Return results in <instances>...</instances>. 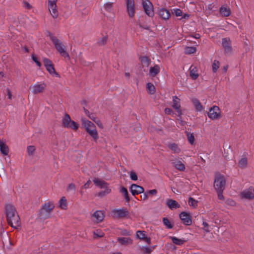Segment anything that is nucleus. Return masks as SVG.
<instances>
[{
  "instance_id": "nucleus-58",
  "label": "nucleus",
  "mask_w": 254,
  "mask_h": 254,
  "mask_svg": "<svg viewBox=\"0 0 254 254\" xmlns=\"http://www.w3.org/2000/svg\"><path fill=\"white\" fill-rule=\"evenodd\" d=\"M68 190H75V185L73 184H70L69 185L67 188Z\"/></svg>"
},
{
  "instance_id": "nucleus-47",
  "label": "nucleus",
  "mask_w": 254,
  "mask_h": 254,
  "mask_svg": "<svg viewBox=\"0 0 254 254\" xmlns=\"http://www.w3.org/2000/svg\"><path fill=\"white\" fill-rule=\"evenodd\" d=\"M163 222L164 225H165L168 228H171L172 227L169 220L166 218H164L163 219Z\"/></svg>"
},
{
  "instance_id": "nucleus-26",
  "label": "nucleus",
  "mask_w": 254,
  "mask_h": 254,
  "mask_svg": "<svg viewBox=\"0 0 254 254\" xmlns=\"http://www.w3.org/2000/svg\"><path fill=\"white\" fill-rule=\"evenodd\" d=\"M222 44L225 51L227 53L231 52V48L230 46V39L228 38H223L222 41Z\"/></svg>"
},
{
  "instance_id": "nucleus-18",
  "label": "nucleus",
  "mask_w": 254,
  "mask_h": 254,
  "mask_svg": "<svg viewBox=\"0 0 254 254\" xmlns=\"http://www.w3.org/2000/svg\"><path fill=\"white\" fill-rule=\"evenodd\" d=\"M46 88V85L43 84H36L30 86V89L34 94H39L44 91Z\"/></svg>"
},
{
  "instance_id": "nucleus-37",
  "label": "nucleus",
  "mask_w": 254,
  "mask_h": 254,
  "mask_svg": "<svg viewBox=\"0 0 254 254\" xmlns=\"http://www.w3.org/2000/svg\"><path fill=\"white\" fill-rule=\"evenodd\" d=\"M169 147L175 153H179L181 151L178 145L175 143L170 144Z\"/></svg>"
},
{
  "instance_id": "nucleus-41",
  "label": "nucleus",
  "mask_w": 254,
  "mask_h": 254,
  "mask_svg": "<svg viewBox=\"0 0 254 254\" xmlns=\"http://www.w3.org/2000/svg\"><path fill=\"white\" fill-rule=\"evenodd\" d=\"M36 150V148L34 146H28L27 148V151L29 155L32 156Z\"/></svg>"
},
{
  "instance_id": "nucleus-33",
  "label": "nucleus",
  "mask_w": 254,
  "mask_h": 254,
  "mask_svg": "<svg viewBox=\"0 0 254 254\" xmlns=\"http://www.w3.org/2000/svg\"><path fill=\"white\" fill-rule=\"evenodd\" d=\"M120 192L123 195L124 197L126 199V201L127 202H129L130 198L127 189L124 187H121L120 189Z\"/></svg>"
},
{
  "instance_id": "nucleus-35",
  "label": "nucleus",
  "mask_w": 254,
  "mask_h": 254,
  "mask_svg": "<svg viewBox=\"0 0 254 254\" xmlns=\"http://www.w3.org/2000/svg\"><path fill=\"white\" fill-rule=\"evenodd\" d=\"M188 204L192 208H196L198 205V201L190 197L188 200Z\"/></svg>"
},
{
  "instance_id": "nucleus-28",
  "label": "nucleus",
  "mask_w": 254,
  "mask_h": 254,
  "mask_svg": "<svg viewBox=\"0 0 254 254\" xmlns=\"http://www.w3.org/2000/svg\"><path fill=\"white\" fill-rule=\"evenodd\" d=\"M190 76L193 79H196L199 76L197 68L191 65L190 68Z\"/></svg>"
},
{
  "instance_id": "nucleus-7",
  "label": "nucleus",
  "mask_w": 254,
  "mask_h": 254,
  "mask_svg": "<svg viewBox=\"0 0 254 254\" xmlns=\"http://www.w3.org/2000/svg\"><path fill=\"white\" fill-rule=\"evenodd\" d=\"M208 117L212 120L219 119L221 118V112L219 107L213 106L210 108L207 113Z\"/></svg>"
},
{
  "instance_id": "nucleus-2",
  "label": "nucleus",
  "mask_w": 254,
  "mask_h": 254,
  "mask_svg": "<svg viewBox=\"0 0 254 254\" xmlns=\"http://www.w3.org/2000/svg\"><path fill=\"white\" fill-rule=\"evenodd\" d=\"M81 123L86 132L96 141L99 138L98 131L96 126L91 121L85 118L81 119Z\"/></svg>"
},
{
  "instance_id": "nucleus-11",
  "label": "nucleus",
  "mask_w": 254,
  "mask_h": 254,
  "mask_svg": "<svg viewBox=\"0 0 254 254\" xmlns=\"http://www.w3.org/2000/svg\"><path fill=\"white\" fill-rule=\"evenodd\" d=\"M43 63L47 70L50 74L53 76L59 77V74L56 72L54 65L50 60L47 58H44Z\"/></svg>"
},
{
  "instance_id": "nucleus-13",
  "label": "nucleus",
  "mask_w": 254,
  "mask_h": 254,
  "mask_svg": "<svg viewBox=\"0 0 254 254\" xmlns=\"http://www.w3.org/2000/svg\"><path fill=\"white\" fill-rule=\"evenodd\" d=\"M104 9L106 10L105 15L111 21L113 20L115 17V14L113 10V3L111 2H107L104 5Z\"/></svg>"
},
{
  "instance_id": "nucleus-62",
  "label": "nucleus",
  "mask_w": 254,
  "mask_h": 254,
  "mask_svg": "<svg viewBox=\"0 0 254 254\" xmlns=\"http://www.w3.org/2000/svg\"><path fill=\"white\" fill-rule=\"evenodd\" d=\"M190 36L191 37H193L195 39H199L200 37V36L199 34H196L195 35H191Z\"/></svg>"
},
{
  "instance_id": "nucleus-22",
  "label": "nucleus",
  "mask_w": 254,
  "mask_h": 254,
  "mask_svg": "<svg viewBox=\"0 0 254 254\" xmlns=\"http://www.w3.org/2000/svg\"><path fill=\"white\" fill-rule=\"evenodd\" d=\"M157 13L162 19L167 20H168L171 16L170 11L167 9L161 8L158 10Z\"/></svg>"
},
{
  "instance_id": "nucleus-21",
  "label": "nucleus",
  "mask_w": 254,
  "mask_h": 254,
  "mask_svg": "<svg viewBox=\"0 0 254 254\" xmlns=\"http://www.w3.org/2000/svg\"><path fill=\"white\" fill-rule=\"evenodd\" d=\"M130 191L133 195L143 193L144 190L141 186L132 184L130 187Z\"/></svg>"
},
{
  "instance_id": "nucleus-16",
  "label": "nucleus",
  "mask_w": 254,
  "mask_h": 254,
  "mask_svg": "<svg viewBox=\"0 0 254 254\" xmlns=\"http://www.w3.org/2000/svg\"><path fill=\"white\" fill-rule=\"evenodd\" d=\"M241 197L246 199H252L254 198V189L250 187L245 190L241 193Z\"/></svg>"
},
{
  "instance_id": "nucleus-4",
  "label": "nucleus",
  "mask_w": 254,
  "mask_h": 254,
  "mask_svg": "<svg viewBox=\"0 0 254 254\" xmlns=\"http://www.w3.org/2000/svg\"><path fill=\"white\" fill-rule=\"evenodd\" d=\"M93 182L96 186L101 189H105L104 190L98 193V196L102 197L111 192V189L108 187V184L105 181L98 178H95L93 179Z\"/></svg>"
},
{
  "instance_id": "nucleus-6",
  "label": "nucleus",
  "mask_w": 254,
  "mask_h": 254,
  "mask_svg": "<svg viewBox=\"0 0 254 254\" xmlns=\"http://www.w3.org/2000/svg\"><path fill=\"white\" fill-rule=\"evenodd\" d=\"M62 125L64 127L74 130L78 129L79 124L71 120L69 115L65 114L62 119Z\"/></svg>"
},
{
  "instance_id": "nucleus-43",
  "label": "nucleus",
  "mask_w": 254,
  "mask_h": 254,
  "mask_svg": "<svg viewBox=\"0 0 254 254\" xmlns=\"http://www.w3.org/2000/svg\"><path fill=\"white\" fill-rule=\"evenodd\" d=\"M220 66V63L219 61L214 60L213 63L212 64V70L213 71L215 72L217 71V69L219 68Z\"/></svg>"
},
{
  "instance_id": "nucleus-64",
  "label": "nucleus",
  "mask_w": 254,
  "mask_h": 254,
  "mask_svg": "<svg viewBox=\"0 0 254 254\" xmlns=\"http://www.w3.org/2000/svg\"><path fill=\"white\" fill-rule=\"evenodd\" d=\"M178 122L180 125H181L182 126H184V125L185 124V123L184 122H183V121H181L180 120H179V119H178Z\"/></svg>"
},
{
  "instance_id": "nucleus-23",
  "label": "nucleus",
  "mask_w": 254,
  "mask_h": 254,
  "mask_svg": "<svg viewBox=\"0 0 254 254\" xmlns=\"http://www.w3.org/2000/svg\"><path fill=\"white\" fill-rule=\"evenodd\" d=\"M135 236L137 239L144 240L145 242L148 244L151 243L150 238L146 236V232L144 231H137Z\"/></svg>"
},
{
  "instance_id": "nucleus-51",
  "label": "nucleus",
  "mask_w": 254,
  "mask_h": 254,
  "mask_svg": "<svg viewBox=\"0 0 254 254\" xmlns=\"http://www.w3.org/2000/svg\"><path fill=\"white\" fill-rule=\"evenodd\" d=\"M107 40V37L106 36L103 37L98 41V43L100 45H104Z\"/></svg>"
},
{
  "instance_id": "nucleus-9",
  "label": "nucleus",
  "mask_w": 254,
  "mask_h": 254,
  "mask_svg": "<svg viewBox=\"0 0 254 254\" xmlns=\"http://www.w3.org/2000/svg\"><path fill=\"white\" fill-rule=\"evenodd\" d=\"M52 41L55 46L56 49L58 51L60 54L65 58H69L68 53L66 52L64 47L62 43L57 38H53Z\"/></svg>"
},
{
  "instance_id": "nucleus-15",
  "label": "nucleus",
  "mask_w": 254,
  "mask_h": 254,
  "mask_svg": "<svg viewBox=\"0 0 254 254\" xmlns=\"http://www.w3.org/2000/svg\"><path fill=\"white\" fill-rule=\"evenodd\" d=\"M180 218L183 223L185 225L190 226L192 223L190 214L189 212H181L180 214Z\"/></svg>"
},
{
  "instance_id": "nucleus-61",
  "label": "nucleus",
  "mask_w": 254,
  "mask_h": 254,
  "mask_svg": "<svg viewBox=\"0 0 254 254\" xmlns=\"http://www.w3.org/2000/svg\"><path fill=\"white\" fill-rule=\"evenodd\" d=\"M6 93L8 99H11L12 98V94L9 89H6Z\"/></svg>"
},
{
  "instance_id": "nucleus-36",
  "label": "nucleus",
  "mask_w": 254,
  "mask_h": 254,
  "mask_svg": "<svg viewBox=\"0 0 254 254\" xmlns=\"http://www.w3.org/2000/svg\"><path fill=\"white\" fill-rule=\"evenodd\" d=\"M147 91L149 94H153L155 92V87L153 84L151 83H148L146 84Z\"/></svg>"
},
{
  "instance_id": "nucleus-34",
  "label": "nucleus",
  "mask_w": 254,
  "mask_h": 254,
  "mask_svg": "<svg viewBox=\"0 0 254 254\" xmlns=\"http://www.w3.org/2000/svg\"><path fill=\"white\" fill-rule=\"evenodd\" d=\"M248 164L247 159L246 157H242L238 161V166L241 168H245Z\"/></svg>"
},
{
  "instance_id": "nucleus-49",
  "label": "nucleus",
  "mask_w": 254,
  "mask_h": 254,
  "mask_svg": "<svg viewBox=\"0 0 254 254\" xmlns=\"http://www.w3.org/2000/svg\"><path fill=\"white\" fill-rule=\"evenodd\" d=\"M94 235L96 237H101L104 235L103 232L99 230H97L93 232Z\"/></svg>"
},
{
  "instance_id": "nucleus-44",
  "label": "nucleus",
  "mask_w": 254,
  "mask_h": 254,
  "mask_svg": "<svg viewBox=\"0 0 254 254\" xmlns=\"http://www.w3.org/2000/svg\"><path fill=\"white\" fill-rule=\"evenodd\" d=\"M84 112L85 115L89 119H90L92 120L95 119V117H96V116L94 114L90 113V112L88 110H87V109H86L85 108H84Z\"/></svg>"
},
{
  "instance_id": "nucleus-39",
  "label": "nucleus",
  "mask_w": 254,
  "mask_h": 254,
  "mask_svg": "<svg viewBox=\"0 0 254 254\" xmlns=\"http://www.w3.org/2000/svg\"><path fill=\"white\" fill-rule=\"evenodd\" d=\"M196 51V49L194 47H187L185 49V53L186 54H194Z\"/></svg>"
},
{
  "instance_id": "nucleus-56",
  "label": "nucleus",
  "mask_w": 254,
  "mask_h": 254,
  "mask_svg": "<svg viewBox=\"0 0 254 254\" xmlns=\"http://www.w3.org/2000/svg\"><path fill=\"white\" fill-rule=\"evenodd\" d=\"M121 234L124 236H130L131 235V232L128 231L126 230H123L121 232Z\"/></svg>"
},
{
  "instance_id": "nucleus-45",
  "label": "nucleus",
  "mask_w": 254,
  "mask_h": 254,
  "mask_svg": "<svg viewBox=\"0 0 254 254\" xmlns=\"http://www.w3.org/2000/svg\"><path fill=\"white\" fill-rule=\"evenodd\" d=\"M155 246L148 247H143L142 249L146 254H149L154 249Z\"/></svg>"
},
{
  "instance_id": "nucleus-31",
  "label": "nucleus",
  "mask_w": 254,
  "mask_h": 254,
  "mask_svg": "<svg viewBox=\"0 0 254 254\" xmlns=\"http://www.w3.org/2000/svg\"><path fill=\"white\" fill-rule=\"evenodd\" d=\"M220 12L223 16H228L231 14V10L229 7L223 6L220 9Z\"/></svg>"
},
{
  "instance_id": "nucleus-12",
  "label": "nucleus",
  "mask_w": 254,
  "mask_h": 254,
  "mask_svg": "<svg viewBox=\"0 0 254 254\" xmlns=\"http://www.w3.org/2000/svg\"><path fill=\"white\" fill-rule=\"evenodd\" d=\"M57 1V0H49L48 1L49 10L54 18H57L59 15L56 5Z\"/></svg>"
},
{
  "instance_id": "nucleus-63",
  "label": "nucleus",
  "mask_w": 254,
  "mask_h": 254,
  "mask_svg": "<svg viewBox=\"0 0 254 254\" xmlns=\"http://www.w3.org/2000/svg\"><path fill=\"white\" fill-rule=\"evenodd\" d=\"M189 17V15L188 14H184V15H182V18L183 19H188V18Z\"/></svg>"
},
{
  "instance_id": "nucleus-59",
  "label": "nucleus",
  "mask_w": 254,
  "mask_h": 254,
  "mask_svg": "<svg viewBox=\"0 0 254 254\" xmlns=\"http://www.w3.org/2000/svg\"><path fill=\"white\" fill-rule=\"evenodd\" d=\"M23 6L27 9H30L31 8L30 4L26 1L23 2Z\"/></svg>"
},
{
  "instance_id": "nucleus-60",
  "label": "nucleus",
  "mask_w": 254,
  "mask_h": 254,
  "mask_svg": "<svg viewBox=\"0 0 254 254\" xmlns=\"http://www.w3.org/2000/svg\"><path fill=\"white\" fill-rule=\"evenodd\" d=\"M222 191H217V193H218V198L220 199H224V196L222 194Z\"/></svg>"
},
{
  "instance_id": "nucleus-29",
  "label": "nucleus",
  "mask_w": 254,
  "mask_h": 254,
  "mask_svg": "<svg viewBox=\"0 0 254 254\" xmlns=\"http://www.w3.org/2000/svg\"><path fill=\"white\" fill-rule=\"evenodd\" d=\"M167 204L171 209L178 208L180 207V205L176 200L172 199L168 200Z\"/></svg>"
},
{
  "instance_id": "nucleus-55",
  "label": "nucleus",
  "mask_w": 254,
  "mask_h": 254,
  "mask_svg": "<svg viewBox=\"0 0 254 254\" xmlns=\"http://www.w3.org/2000/svg\"><path fill=\"white\" fill-rule=\"evenodd\" d=\"M91 182L90 180H88L86 183H85L84 186L82 187V189H88L90 188Z\"/></svg>"
},
{
  "instance_id": "nucleus-17",
  "label": "nucleus",
  "mask_w": 254,
  "mask_h": 254,
  "mask_svg": "<svg viewBox=\"0 0 254 254\" xmlns=\"http://www.w3.org/2000/svg\"><path fill=\"white\" fill-rule=\"evenodd\" d=\"M172 164L173 166L178 170L184 171L186 169V166L183 161L177 158L172 161Z\"/></svg>"
},
{
  "instance_id": "nucleus-48",
  "label": "nucleus",
  "mask_w": 254,
  "mask_h": 254,
  "mask_svg": "<svg viewBox=\"0 0 254 254\" xmlns=\"http://www.w3.org/2000/svg\"><path fill=\"white\" fill-rule=\"evenodd\" d=\"M130 178L133 181H136L137 180V176L136 174L133 171H131L129 173Z\"/></svg>"
},
{
  "instance_id": "nucleus-38",
  "label": "nucleus",
  "mask_w": 254,
  "mask_h": 254,
  "mask_svg": "<svg viewBox=\"0 0 254 254\" xmlns=\"http://www.w3.org/2000/svg\"><path fill=\"white\" fill-rule=\"evenodd\" d=\"M170 239H171L174 244L178 245H183L185 242V240L178 239L175 237H171Z\"/></svg>"
},
{
  "instance_id": "nucleus-20",
  "label": "nucleus",
  "mask_w": 254,
  "mask_h": 254,
  "mask_svg": "<svg viewBox=\"0 0 254 254\" xmlns=\"http://www.w3.org/2000/svg\"><path fill=\"white\" fill-rule=\"evenodd\" d=\"M117 240L122 246H127L133 244V240L129 237H119Z\"/></svg>"
},
{
  "instance_id": "nucleus-50",
  "label": "nucleus",
  "mask_w": 254,
  "mask_h": 254,
  "mask_svg": "<svg viewBox=\"0 0 254 254\" xmlns=\"http://www.w3.org/2000/svg\"><path fill=\"white\" fill-rule=\"evenodd\" d=\"M202 225L203 226L204 231L207 233L210 231V226L206 222H203Z\"/></svg>"
},
{
  "instance_id": "nucleus-10",
  "label": "nucleus",
  "mask_w": 254,
  "mask_h": 254,
  "mask_svg": "<svg viewBox=\"0 0 254 254\" xmlns=\"http://www.w3.org/2000/svg\"><path fill=\"white\" fill-rule=\"evenodd\" d=\"M126 10L128 15L133 18L135 15V5L134 0H125Z\"/></svg>"
},
{
  "instance_id": "nucleus-46",
  "label": "nucleus",
  "mask_w": 254,
  "mask_h": 254,
  "mask_svg": "<svg viewBox=\"0 0 254 254\" xmlns=\"http://www.w3.org/2000/svg\"><path fill=\"white\" fill-rule=\"evenodd\" d=\"M92 121L98 126L100 128L103 129L104 128L103 124L100 120L96 118V117H95V119L93 120Z\"/></svg>"
},
{
  "instance_id": "nucleus-24",
  "label": "nucleus",
  "mask_w": 254,
  "mask_h": 254,
  "mask_svg": "<svg viewBox=\"0 0 254 254\" xmlns=\"http://www.w3.org/2000/svg\"><path fill=\"white\" fill-rule=\"evenodd\" d=\"M92 217L94 221L97 223H99L102 222L104 219L105 214L102 211L97 210L93 213Z\"/></svg>"
},
{
  "instance_id": "nucleus-30",
  "label": "nucleus",
  "mask_w": 254,
  "mask_h": 254,
  "mask_svg": "<svg viewBox=\"0 0 254 254\" xmlns=\"http://www.w3.org/2000/svg\"><path fill=\"white\" fill-rule=\"evenodd\" d=\"M192 102L196 111L201 112L204 110L203 107L198 100L194 99L192 100Z\"/></svg>"
},
{
  "instance_id": "nucleus-27",
  "label": "nucleus",
  "mask_w": 254,
  "mask_h": 254,
  "mask_svg": "<svg viewBox=\"0 0 254 254\" xmlns=\"http://www.w3.org/2000/svg\"><path fill=\"white\" fill-rule=\"evenodd\" d=\"M0 150L1 153L4 155H7L8 154L9 149L5 143L2 140H0Z\"/></svg>"
},
{
  "instance_id": "nucleus-3",
  "label": "nucleus",
  "mask_w": 254,
  "mask_h": 254,
  "mask_svg": "<svg viewBox=\"0 0 254 254\" xmlns=\"http://www.w3.org/2000/svg\"><path fill=\"white\" fill-rule=\"evenodd\" d=\"M55 207L53 202L48 201L43 204L39 211V217L41 219H48L51 217V214Z\"/></svg>"
},
{
  "instance_id": "nucleus-14",
  "label": "nucleus",
  "mask_w": 254,
  "mask_h": 254,
  "mask_svg": "<svg viewBox=\"0 0 254 254\" xmlns=\"http://www.w3.org/2000/svg\"><path fill=\"white\" fill-rule=\"evenodd\" d=\"M115 217L122 218L128 216L129 212L126 208L115 209L112 211Z\"/></svg>"
},
{
  "instance_id": "nucleus-32",
  "label": "nucleus",
  "mask_w": 254,
  "mask_h": 254,
  "mask_svg": "<svg viewBox=\"0 0 254 254\" xmlns=\"http://www.w3.org/2000/svg\"><path fill=\"white\" fill-rule=\"evenodd\" d=\"M59 207L64 210H65L67 208V200L65 197H62L59 201Z\"/></svg>"
},
{
  "instance_id": "nucleus-40",
  "label": "nucleus",
  "mask_w": 254,
  "mask_h": 254,
  "mask_svg": "<svg viewBox=\"0 0 254 254\" xmlns=\"http://www.w3.org/2000/svg\"><path fill=\"white\" fill-rule=\"evenodd\" d=\"M187 136L188 141L191 144H193L194 142L195 138L194 136L192 133L187 132Z\"/></svg>"
},
{
  "instance_id": "nucleus-54",
  "label": "nucleus",
  "mask_w": 254,
  "mask_h": 254,
  "mask_svg": "<svg viewBox=\"0 0 254 254\" xmlns=\"http://www.w3.org/2000/svg\"><path fill=\"white\" fill-rule=\"evenodd\" d=\"M32 59L38 66H41V64L38 61V59L36 57L33 55L32 57Z\"/></svg>"
},
{
  "instance_id": "nucleus-25",
  "label": "nucleus",
  "mask_w": 254,
  "mask_h": 254,
  "mask_svg": "<svg viewBox=\"0 0 254 254\" xmlns=\"http://www.w3.org/2000/svg\"><path fill=\"white\" fill-rule=\"evenodd\" d=\"M160 71V67L158 65H155L154 66H151L149 68V75L150 77H153L156 76Z\"/></svg>"
},
{
  "instance_id": "nucleus-57",
  "label": "nucleus",
  "mask_w": 254,
  "mask_h": 254,
  "mask_svg": "<svg viewBox=\"0 0 254 254\" xmlns=\"http://www.w3.org/2000/svg\"><path fill=\"white\" fill-rule=\"evenodd\" d=\"M141 198L143 200H145L146 199H148V193H147V192L146 191L145 192H144L142 195H141Z\"/></svg>"
},
{
  "instance_id": "nucleus-19",
  "label": "nucleus",
  "mask_w": 254,
  "mask_h": 254,
  "mask_svg": "<svg viewBox=\"0 0 254 254\" xmlns=\"http://www.w3.org/2000/svg\"><path fill=\"white\" fill-rule=\"evenodd\" d=\"M172 107L177 111L179 116H181L183 114V111L180 103V100L176 96L173 97Z\"/></svg>"
},
{
  "instance_id": "nucleus-1",
  "label": "nucleus",
  "mask_w": 254,
  "mask_h": 254,
  "mask_svg": "<svg viewBox=\"0 0 254 254\" xmlns=\"http://www.w3.org/2000/svg\"><path fill=\"white\" fill-rule=\"evenodd\" d=\"M5 214L8 223L12 228L17 229L20 226V218L14 206L7 204L5 206Z\"/></svg>"
},
{
  "instance_id": "nucleus-5",
  "label": "nucleus",
  "mask_w": 254,
  "mask_h": 254,
  "mask_svg": "<svg viewBox=\"0 0 254 254\" xmlns=\"http://www.w3.org/2000/svg\"><path fill=\"white\" fill-rule=\"evenodd\" d=\"M226 180L223 175L216 174L214 181V187L217 191H223L225 187Z\"/></svg>"
},
{
  "instance_id": "nucleus-8",
  "label": "nucleus",
  "mask_w": 254,
  "mask_h": 254,
  "mask_svg": "<svg viewBox=\"0 0 254 254\" xmlns=\"http://www.w3.org/2000/svg\"><path fill=\"white\" fill-rule=\"evenodd\" d=\"M141 3L145 14L149 17H153L154 12L152 3L149 0H141Z\"/></svg>"
},
{
  "instance_id": "nucleus-52",
  "label": "nucleus",
  "mask_w": 254,
  "mask_h": 254,
  "mask_svg": "<svg viewBox=\"0 0 254 254\" xmlns=\"http://www.w3.org/2000/svg\"><path fill=\"white\" fill-rule=\"evenodd\" d=\"M147 193L149 195H156L157 193V191L155 189L149 190L148 191H146Z\"/></svg>"
},
{
  "instance_id": "nucleus-53",
  "label": "nucleus",
  "mask_w": 254,
  "mask_h": 254,
  "mask_svg": "<svg viewBox=\"0 0 254 254\" xmlns=\"http://www.w3.org/2000/svg\"><path fill=\"white\" fill-rule=\"evenodd\" d=\"M164 112L167 115H174L172 109L167 108H165Z\"/></svg>"
},
{
  "instance_id": "nucleus-42",
  "label": "nucleus",
  "mask_w": 254,
  "mask_h": 254,
  "mask_svg": "<svg viewBox=\"0 0 254 254\" xmlns=\"http://www.w3.org/2000/svg\"><path fill=\"white\" fill-rule=\"evenodd\" d=\"M172 12L173 14L175 15V16H181L183 15V12L179 8H174L172 10Z\"/></svg>"
}]
</instances>
